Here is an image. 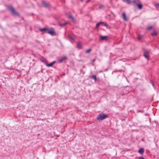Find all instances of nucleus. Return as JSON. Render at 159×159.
Returning a JSON list of instances; mask_svg holds the SVG:
<instances>
[{"label": "nucleus", "mask_w": 159, "mask_h": 159, "mask_svg": "<svg viewBox=\"0 0 159 159\" xmlns=\"http://www.w3.org/2000/svg\"><path fill=\"white\" fill-rule=\"evenodd\" d=\"M107 116V115H105L104 114H101L99 115L97 119L98 120H102L106 118Z\"/></svg>", "instance_id": "obj_1"}, {"label": "nucleus", "mask_w": 159, "mask_h": 159, "mask_svg": "<svg viewBox=\"0 0 159 159\" xmlns=\"http://www.w3.org/2000/svg\"><path fill=\"white\" fill-rule=\"evenodd\" d=\"M47 33L52 35H54L55 34V32L52 28L48 29Z\"/></svg>", "instance_id": "obj_2"}, {"label": "nucleus", "mask_w": 159, "mask_h": 159, "mask_svg": "<svg viewBox=\"0 0 159 159\" xmlns=\"http://www.w3.org/2000/svg\"><path fill=\"white\" fill-rule=\"evenodd\" d=\"M9 9L13 14L14 15H19V14L16 12L12 7H10Z\"/></svg>", "instance_id": "obj_3"}, {"label": "nucleus", "mask_w": 159, "mask_h": 159, "mask_svg": "<svg viewBox=\"0 0 159 159\" xmlns=\"http://www.w3.org/2000/svg\"><path fill=\"white\" fill-rule=\"evenodd\" d=\"M144 56L148 59H149V52L148 51H145L144 54Z\"/></svg>", "instance_id": "obj_4"}, {"label": "nucleus", "mask_w": 159, "mask_h": 159, "mask_svg": "<svg viewBox=\"0 0 159 159\" xmlns=\"http://www.w3.org/2000/svg\"><path fill=\"white\" fill-rule=\"evenodd\" d=\"M48 29H47L46 28H43V29H39V30L40 31H41L43 33H47Z\"/></svg>", "instance_id": "obj_5"}, {"label": "nucleus", "mask_w": 159, "mask_h": 159, "mask_svg": "<svg viewBox=\"0 0 159 159\" xmlns=\"http://www.w3.org/2000/svg\"><path fill=\"white\" fill-rule=\"evenodd\" d=\"M55 63V61H54L50 64H46V65L48 67H51Z\"/></svg>", "instance_id": "obj_6"}, {"label": "nucleus", "mask_w": 159, "mask_h": 159, "mask_svg": "<svg viewBox=\"0 0 159 159\" xmlns=\"http://www.w3.org/2000/svg\"><path fill=\"white\" fill-rule=\"evenodd\" d=\"M122 16L123 20L125 21H127V19L126 17V15L125 13H123L122 14Z\"/></svg>", "instance_id": "obj_7"}, {"label": "nucleus", "mask_w": 159, "mask_h": 159, "mask_svg": "<svg viewBox=\"0 0 159 159\" xmlns=\"http://www.w3.org/2000/svg\"><path fill=\"white\" fill-rule=\"evenodd\" d=\"M41 61L42 62L44 63L46 65V64H47V61L44 58H42L41 59Z\"/></svg>", "instance_id": "obj_8"}, {"label": "nucleus", "mask_w": 159, "mask_h": 159, "mask_svg": "<svg viewBox=\"0 0 159 159\" xmlns=\"http://www.w3.org/2000/svg\"><path fill=\"white\" fill-rule=\"evenodd\" d=\"M144 149L143 148H140L139 150V152L140 154H142L144 152Z\"/></svg>", "instance_id": "obj_9"}, {"label": "nucleus", "mask_w": 159, "mask_h": 159, "mask_svg": "<svg viewBox=\"0 0 159 159\" xmlns=\"http://www.w3.org/2000/svg\"><path fill=\"white\" fill-rule=\"evenodd\" d=\"M66 59H67L66 57H63V58H62L61 59H59L58 61H59L60 62H61L63 61Z\"/></svg>", "instance_id": "obj_10"}, {"label": "nucleus", "mask_w": 159, "mask_h": 159, "mask_svg": "<svg viewBox=\"0 0 159 159\" xmlns=\"http://www.w3.org/2000/svg\"><path fill=\"white\" fill-rule=\"evenodd\" d=\"M137 6L139 9H141L142 8V5L141 3H138L137 4Z\"/></svg>", "instance_id": "obj_11"}, {"label": "nucleus", "mask_w": 159, "mask_h": 159, "mask_svg": "<svg viewBox=\"0 0 159 159\" xmlns=\"http://www.w3.org/2000/svg\"><path fill=\"white\" fill-rule=\"evenodd\" d=\"M107 37L106 36H101L100 37V40H103L107 38Z\"/></svg>", "instance_id": "obj_12"}, {"label": "nucleus", "mask_w": 159, "mask_h": 159, "mask_svg": "<svg viewBox=\"0 0 159 159\" xmlns=\"http://www.w3.org/2000/svg\"><path fill=\"white\" fill-rule=\"evenodd\" d=\"M157 34V33L156 31H154L152 33L151 35L153 36H156Z\"/></svg>", "instance_id": "obj_13"}, {"label": "nucleus", "mask_w": 159, "mask_h": 159, "mask_svg": "<svg viewBox=\"0 0 159 159\" xmlns=\"http://www.w3.org/2000/svg\"><path fill=\"white\" fill-rule=\"evenodd\" d=\"M123 1L124 2H126L128 4L130 3L131 1L130 0H123Z\"/></svg>", "instance_id": "obj_14"}, {"label": "nucleus", "mask_w": 159, "mask_h": 159, "mask_svg": "<svg viewBox=\"0 0 159 159\" xmlns=\"http://www.w3.org/2000/svg\"><path fill=\"white\" fill-rule=\"evenodd\" d=\"M78 48H81V44L80 43H78L77 45Z\"/></svg>", "instance_id": "obj_15"}, {"label": "nucleus", "mask_w": 159, "mask_h": 159, "mask_svg": "<svg viewBox=\"0 0 159 159\" xmlns=\"http://www.w3.org/2000/svg\"><path fill=\"white\" fill-rule=\"evenodd\" d=\"M155 6L157 8H159V3H156Z\"/></svg>", "instance_id": "obj_16"}, {"label": "nucleus", "mask_w": 159, "mask_h": 159, "mask_svg": "<svg viewBox=\"0 0 159 159\" xmlns=\"http://www.w3.org/2000/svg\"><path fill=\"white\" fill-rule=\"evenodd\" d=\"M91 77L93 78L94 79L95 81L96 80L97 78L96 75H93L91 76Z\"/></svg>", "instance_id": "obj_17"}, {"label": "nucleus", "mask_w": 159, "mask_h": 159, "mask_svg": "<svg viewBox=\"0 0 159 159\" xmlns=\"http://www.w3.org/2000/svg\"><path fill=\"white\" fill-rule=\"evenodd\" d=\"M102 24H103V25H105V26H106V27H108V25L107 23H106L102 22Z\"/></svg>", "instance_id": "obj_18"}, {"label": "nucleus", "mask_w": 159, "mask_h": 159, "mask_svg": "<svg viewBox=\"0 0 159 159\" xmlns=\"http://www.w3.org/2000/svg\"><path fill=\"white\" fill-rule=\"evenodd\" d=\"M102 22H100L98 23H97L96 25V27H98L99 26V25L101 24H102Z\"/></svg>", "instance_id": "obj_19"}, {"label": "nucleus", "mask_w": 159, "mask_h": 159, "mask_svg": "<svg viewBox=\"0 0 159 159\" xmlns=\"http://www.w3.org/2000/svg\"><path fill=\"white\" fill-rule=\"evenodd\" d=\"M43 6H44L45 7H47L48 6L47 4L45 2L43 3Z\"/></svg>", "instance_id": "obj_20"}, {"label": "nucleus", "mask_w": 159, "mask_h": 159, "mask_svg": "<svg viewBox=\"0 0 159 159\" xmlns=\"http://www.w3.org/2000/svg\"><path fill=\"white\" fill-rule=\"evenodd\" d=\"M66 24V23H65L64 24H60L59 25L61 26H63L64 25Z\"/></svg>", "instance_id": "obj_21"}, {"label": "nucleus", "mask_w": 159, "mask_h": 159, "mask_svg": "<svg viewBox=\"0 0 159 159\" xmlns=\"http://www.w3.org/2000/svg\"><path fill=\"white\" fill-rule=\"evenodd\" d=\"M152 27H149L147 28V30H151L152 29Z\"/></svg>", "instance_id": "obj_22"}, {"label": "nucleus", "mask_w": 159, "mask_h": 159, "mask_svg": "<svg viewBox=\"0 0 159 159\" xmlns=\"http://www.w3.org/2000/svg\"><path fill=\"white\" fill-rule=\"evenodd\" d=\"M91 51V49H89L87 50L86 51V53H88L89 52H90V51Z\"/></svg>", "instance_id": "obj_23"}, {"label": "nucleus", "mask_w": 159, "mask_h": 159, "mask_svg": "<svg viewBox=\"0 0 159 159\" xmlns=\"http://www.w3.org/2000/svg\"><path fill=\"white\" fill-rule=\"evenodd\" d=\"M69 17L70 18H71L72 19H73V17L72 16H69Z\"/></svg>", "instance_id": "obj_24"}, {"label": "nucleus", "mask_w": 159, "mask_h": 159, "mask_svg": "<svg viewBox=\"0 0 159 159\" xmlns=\"http://www.w3.org/2000/svg\"><path fill=\"white\" fill-rule=\"evenodd\" d=\"M139 159H144V158L143 157H141Z\"/></svg>", "instance_id": "obj_25"}, {"label": "nucleus", "mask_w": 159, "mask_h": 159, "mask_svg": "<svg viewBox=\"0 0 159 159\" xmlns=\"http://www.w3.org/2000/svg\"><path fill=\"white\" fill-rule=\"evenodd\" d=\"M138 38L139 39H140V37H138Z\"/></svg>", "instance_id": "obj_26"}, {"label": "nucleus", "mask_w": 159, "mask_h": 159, "mask_svg": "<svg viewBox=\"0 0 159 159\" xmlns=\"http://www.w3.org/2000/svg\"><path fill=\"white\" fill-rule=\"evenodd\" d=\"M81 1H83V0H81Z\"/></svg>", "instance_id": "obj_27"}]
</instances>
